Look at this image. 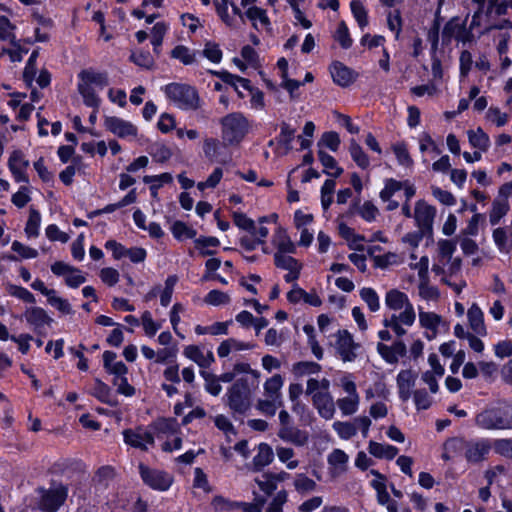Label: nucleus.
I'll return each instance as SVG.
<instances>
[{"label":"nucleus","instance_id":"338daca9","mask_svg":"<svg viewBox=\"0 0 512 512\" xmlns=\"http://www.w3.org/2000/svg\"><path fill=\"white\" fill-rule=\"evenodd\" d=\"M404 184L401 181L395 179H388L385 182V187L381 190L379 196L382 201L389 200L396 192L402 190Z\"/></svg>","mask_w":512,"mask_h":512},{"label":"nucleus","instance_id":"b1692460","mask_svg":"<svg viewBox=\"0 0 512 512\" xmlns=\"http://www.w3.org/2000/svg\"><path fill=\"white\" fill-rule=\"evenodd\" d=\"M467 318L469 326L475 334L479 336H485L487 334L483 311L476 303H473L468 309Z\"/></svg>","mask_w":512,"mask_h":512},{"label":"nucleus","instance_id":"473e14b6","mask_svg":"<svg viewBox=\"0 0 512 512\" xmlns=\"http://www.w3.org/2000/svg\"><path fill=\"white\" fill-rule=\"evenodd\" d=\"M510 205L506 199H495L492 202V208L489 213L491 225H497L500 220L509 212Z\"/></svg>","mask_w":512,"mask_h":512},{"label":"nucleus","instance_id":"7c9ffc66","mask_svg":"<svg viewBox=\"0 0 512 512\" xmlns=\"http://www.w3.org/2000/svg\"><path fill=\"white\" fill-rule=\"evenodd\" d=\"M329 391L330 381L327 378L317 379L310 377L307 380L305 393L311 396V400Z\"/></svg>","mask_w":512,"mask_h":512},{"label":"nucleus","instance_id":"8fccbe9b","mask_svg":"<svg viewBox=\"0 0 512 512\" xmlns=\"http://www.w3.org/2000/svg\"><path fill=\"white\" fill-rule=\"evenodd\" d=\"M282 405V400L266 397V399H259L256 406L261 413L268 416H274L277 408Z\"/></svg>","mask_w":512,"mask_h":512},{"label":"nucleus","instance_id":"c85d7f7f","mask_svg":"<svg viewBox=\"0 0 512 512\" xmlns=\"http://www.w3.org/2000/svg\"><path fill=\"white\" fill-rule=\"evenodd\" d=\"M274 459L272 448L266 444L261 443L258 445L257 454L253 458L254 469L259 471L265 466L269 465Z\"/></svg>","mask_w":512,"mask_h":512},{"label":"nucleus","instance_id":"dca6fc26","mask_svg":"<svg viewBox=\"0 0 512 512\" xmlns=\"http://www.w3.org/2000/svg\"><path fill=\"white\" fill-rule=\"evenodd\" d=\"M242 14L244 20H249L256 30L267 31L270 29L271 22L265 9L258 6H251Z\"/></svg>","mask_w":512,"mask_h":512},{"label":"nucleus","instance_id":"0e129e2a","mask_svg":"<svg viewBox=\"0 0 512 512\" xmlns=\"http://www.w3.org/2000/svg\"><path fill=\"white\" fill-rule=\"evenodd\" d=\"M316 486V482L305 474H297L295 477L294 487L299 493L314 491Z\"/></svg>","mask_w":512,"mask_h":512},{"label":"nucleus","instance_id":"4468645a","mask_svg":"<svg viewBox=\"0 0 512 512\" xmlns=\"http://www.w3.org/2000/svg\"><path fill=\"white\" fill-rule=\"evenodd\" d=\"M417 373L411 369L401 370L396 378L399 398L406 402L412 396V388L415 386Z\"/></svg>","mask_w":512,"mask_h":512},{"label":"nucleus","instance_id":"20e7f679","mask_svg":"<svg viewBox=\"0 0 512 512\" xmlns=\"http://www.w3.org/2000/svg\"><path fill=\"white\" fill-rule=\"evenodd\" d=\"M163 91L166 97L181 109L194 110L200 105L197 90L188 84L170 83L163 88Z\"/></svg>","mask_w":512,"mask_h":512},{"label":"nucleus","instance_id":"ddd939ff","mask_svg":"<svg viewBox=\"0 0 512 512\" xmlns=\"http://www.w3.org/2000/svg\"><path fill=\"white\" fill-rule=\"evenodd\" d=\"M67 488L61 484L47 490L41 499L40 506L43 510L56 512L67 498Z\"/></svg>","mask_w":512,"mask_h":512},{"label":"nucleus","instance_id":"4d7b16f0","mask_svg":"<svg viewBox=\"0 0 512 512\" xmlns=\"http://www.w3.org/2000/svg\"><path fill=\"white\" fill-rule=\"evenodd\" d=\"M211 505L216 511L232 512L240 508L241 502L231 501L222 496H215L211 502Z\"/></svg>","mask_w":512,"mask_h":512},{"label":"nucleus","instance_id":"423d86ee","mask_svg":"<svg viewBox=\"0 0 512 512\" xmlns=\"http://www.w3.org/2000/svg\"><path fill=\"white\" fill-rule=\"evenodd\" d=\"M138 468L143 482L154 490L166 491L173 483V477L165 471L149 468L142 463Z\"/></svg>","mask_w":512,"mask_h":512},{"label":"nucleus","instance_id":"bf43d9fd","mask_svg":"<svg viewBox=\"0 0 512 512\" xmlns=\"http://www.w3.org/2000/svg\"><path fill=\"white\" fill-rule=\"evenodd\" d=\"M248 120L241 113H232L222 119L223 128H247Z\"/></svg>","mask_w":512,"mask_h":512},{"label":"nucleus","instance_id":"7ed1b4c3","mask_svg":"<svg viewBox=\"0 0 512 512\" xmlns=\"http://www.w3.org/2000/svg\"><path fill=\"white\" fill-rule=\"evenodd\" d=\"M256 383L245 377L236 380L226 392V404L235 413L243 414L249 410Z\"/></svg>","mask_w":512,"mask_h":512},{"label":"nucleus","instance_id":"cd10ccee","mask_svg":"<svg viewBox=\"0 0 512 512\" xmlns=\"http://www.w3.org/2000/svg\"><path fill=\"white\" fill-rule=\"evenodd\" d=\"M321 370V365L312 361H299L294 363L291 368V371L296 378L317 375Z\"/></svg>","mask_w":512,"mask_h":512},{"label":"nucleus","instance_id":"393cba45","mask_svg":"<svg viewBox=\"0 0 512 512\" xmlns=\"http://www.w3.org/2000/svg\"><path fill=\"white\" fill-rule=\"evenodd\" d=\"M327 460L333 476H339L347 471L349 456L343 450L334 449Z\"/></svg>","mask_w":512,"mask_h":512},{"label":"nucleus","instance_id":"c9c22d12","mask_svg":"<svg viewBox=\"0 0 512 512\" xmlns=\"http://www.w3.org/2000/svg\"><path fill=\"white\" fill-rule=\"evenodd\" d=\"M339 410L342 415L350 416L355 414L358 411L360 404L359 396H346L343 398H339L336 402Z\"/></svg>","mask_w":512,"mask_h":512},{"label":"nucleus","instance_id":"f03ea898","mask_svg":"<svg viewBox=\"0 0 512 512\" xmlns=\"http://www.w3.org/2000/svg\"><path fill=\"white\" fill-rule=\"evenodd\" d=\"M474 422L481 430H512V405L498 403L486 406L475 415Z\"/></svg>","mask_w":512,"mask_h":512},{"label":"nucleus","instance_id":"de8ad7c7","mask_svg":"<svg viewBox=\"0 0 512 512\" xmlns=\"http://www.w3.org/2000/svg\"><path fill=\"white\" fill-rule=\"evenodd\" d=\"M41 223V215L40 213L34 209L30 208L29 218L26 223L25 232L28 237H37L39 235V227Z\"/></svg>","mask_w":512,"mask_h":512},{"label":"nucleus","instance_id":"603ef678","mask_svg":"<svg viewBox=\"0 0 512 512\" xmlns=\"http://www.w3.org/2000/svg\"><path fill=\"white\" fill-rule=\"evenodd\" d=\"M361 299L368 305L372 312H376L380 308L379 296L372 288L365 287L360 290Z\"/></svg>","mask_w":512,"mask_h":512},{"label":"nucleus","instance_id":"f3484780","mask_svg":"<svg viewBox=\"0 0 512 512\" xmlns=\"http://www.w3.org/2000/svg\"><path fill=\"white\" fill-rule=\"evenodd\" d=\"M377 351L381 357L389 364H395L400 357H404L407 353L406 345L403 341H396L391 346L383 343L377 344Z\"/></svg>","mask_w":512,"mask_h":512},{"label":"nucleus","instance_id":"e2e57ef3","mask_svg":"<svg viewBox=\"0 0 512 512\" xmlns=\"http://www.w3.org/2000/svg\"><path fill=\"white\" fill-rule=\"evenodd\" d=\"M171 232L173 236L179 240L191 239L196 235L195 230L188 227L185 223L181 221H176L173 223L171 227Z\"/></svg>","mask_w":512,"mask_h":512},{"label":"nucleus","instance_id":"69168bd1","mask_svg":"<svg viewBox=\"0 0 512 512\" xmlns=\"http://www.w3.org/2000/svg\"><path fill=\"white\" fill-rule=\"evenodd\" d=\"M201 376L205 380V390L213 396H218L222 391L220 380L215 375L208 372H201Z\"/></svg>","mask_w":512,"mask_h":512},{"label":"nucleus","instance_id":"4c0bfd02","mask_svg":"<svg viewBox=\"0 0 512 512\" xmlns=\"http://www.w3.org/2000/svg\"><path fill=\"white\" fill-rule=\"evenodd\" d=\"M418 295L421 299L427 302H437L440 298V291L437 287L431 286L428 279L425 281H419Z\"/></svg>","mask_w":512,"mask_h":512},{"label":"nucleus","instance_id":"aec40b11","mask_svg":"<svg viewBox=\"0 0 512 512\" xmlns=\"http://www.w3.org/2000/svg\"><path fill=\"white\" fill-rule=\"evenodd\" d=\"M183 354L185 357L195 362L201 368H208L215 361L212 351L209 350L204 353L196 345L186 346L183 350Z\"/></svg>","mask_w":512,"mask_h":512},{"label":"nucleus","instance_id":"f8f14e48","mask_svg":"<svg viewBox=\"0 0 512 512\" xmlns=\"http://www.w3.org/2000/svg\"><path fill=\"white\" fill-rule=\"evenodd\" d=\"M23 317L26 322L33 328L38 335H44L46 326H51L53 319L47 312L37 306L27 307L24 311Z\"/></svg>","mask_w":512,"mask_h":512},{"label":"nucleus","instance_id":"9d476101","mask_svg":"<svg viewBox=\"0 0 512 512\" xmlns=\"http://www.w3.org/2000/svg\"><path fill=\"white\" fill-rule=\"evenodd\" d=\"M436 209L424 200H418L415 204L413 218L422 234L432 231Z\"/></svg>","mask_w":512,"mask_h":512},{"label":"nucleus","instance_id":"a878e982","mask_svg":"<svg viewBox=\"0 0 512 512\" xmlns=\"http://www.w3.org/2000/svg\"><path fill=\"white\" fill-rule=\"evenodd\" d=\"M272 244L276 247V252L281 253H296V244L291 240L287 231L279 227L272 238Z\"/></svg>","mask_w":512,"mask_h":512},{"label":"nucleus","instance_id":"37998d69","mask_svg":"<svg viewBox=\"0 0 512 512\" xmlns=\"http://www.w3.org/2000/svg\"><path fill=\"white\" fill-rule=\"evenodd\" d=\"M419 309V322L423 328L436 331L441 323V317L434 312H425L421 307Z\"/></svg>","mask_w":512,"mask_h":512},{"label":"nucleus","instance_id":"f257e3e1","mask_svg":"<svg viewBox=\"0 0 512 512\" xmlns=\"http://www.w3.org/2000/svg\"><path fill=\"white\" fill-rule=\"evenodd\" d=\"M109 85L107 72L94 68L81 70L77 75V91L83 103L91 108H98L101 102L99 92Z\"/></svg>","mask_w":512,"mask_h":512},{"label":"nucleus","instance_id":"39448f33","mask_svg":"<svg viewBox=\"0 0 512 512\" xmlns=\"http://www.w3.org/2000/svg\"><path fill=\"white\" fill-rule=\"evenodd\" d=\"M447 448L464 450V457L470 463H480L486 459L492 449L489 439L481 438L470 441L452 439L447 442Z\"/></svg>","mask_w":512,"mask_h":512},{"label":"nucleus","instance_id":"774afa93","mask_svg":"<svg viewBox=\"0 0 512 512\" xmlns=\"http://www.w3.org/2000/svg\"><path fill=\"white\" fill-rule=\"evenodd\" d=\"M392 149L400 165L409 167L413 164V160L404 143H396L392 146Z\"/></svg>","mask_w":512,"mask_h":512},{"label":"nucleus","instance_id":"6e6552de","mask_svg":"<svg viewBox=\"0 0 512 512\" xmlns=\"http://www.w3.org/2000/svg\"><path fill=\"white\" fill-rule=\"evenodd\" d=\"M122 434L125 444L141 451H148L155 444L153 434L141 426L125 429Z\"/></svg>","mask_w":512,"mask_h":512},{"label":"nucleus","instance_id":"0eeeda50","mask_svg":"<svg viewBox=\"0 0 512 512\" xmlns=\"http://www.w3.org/2000/svg\"><path fill=\"white\" fill-rule=\"evenodd\" d=\"M416 320V313L411 304L402 309L399 314H392L390 317L385 318L383 324L385 327L392 329L399 337L406 334L403 325L411 327Z\"/></svg>","mask_w":512,"mask_h":512},{"label":"nucleus","instance_id":"c03bdc74","mask_svg":"<svg viewBox=\"0 0 512 512\" xmlns=\"http://www.w3.org/2000/svg\"><path fill=\"white\" fill-rule=\"evenodd\" d=\"M333 37L334 40L337 41L343 49H348L352 46L353 40L344 21H341L338 24Z\"/></svg>","mask_w":512,"mask_h":512},{"label":"nucleus","instance_id":"79ce46f5","mask_svg":"<svg viewBox=\"0 0 512 512\" xmlns=\"http://www.w3.org/2000/svg\"><path fill=\"white\" fill-rule=\"evenodd\" d=\"M290 253L275 252L274 264L276 267L283 270H292L294 268L302 267L301 263L289 255Z\"/></svg>","mask_w":512,"mask_h":512},{"label":"nucleus","instance_id":"a19ab883","mask_svg":"<svg viewBox=\"0 0 512 512\" xmlns=\"http://www.w3.org/2000/svg\"><path fill=\"white\" fill-rule=\"evenodd\" d=\"M512 38V25L510 24L509 27L505 29H501L497 36L495 37L496 40V48L497 52L500 57L506 55L509 50V41Z\"/></svg>","mask_w":512,"mask_h":512},{"label":"nucleus","instance_id":"58836bf2","mask_svg":"<svg viewBox=\"0 0 512 512\" xmlns=\"http://www.w3.org/2000/svg\"><path fill=\"white\" fill-rule=\"evenodd\" d=\"M492 237L501 252L508 253L512 249V239L504 228H496Z\"/></svg>","mask_w":512,"mask_h":512},{"label":"nucleus","instance_id":"e433bc0d","mask_svg":"<svg viewBox=\"0 0 512 512\" xmlns=\"http://www.w3.org/2000/svg\"><path fill=\"white\" fill-rule=\"evenodd\" d=\"M38 58V51L34 50L24 68L23 71V80L26 83L27 86L33 87V82L36 78L37 73L39 72L36 66V61Z\"/></svg>","mask_w":512,"mask_h":512},{"label":"nucleus","instance_id":"49530a36","mask_svg":"<svg viewBox=\"0 0 512 512\" xmlns=\"http://www.w3.org/2000/svg\"><path fill=\"white\" fill-rule=\"evenodd\" d=\"M47 302L49 305L57 309L60 313L65 315H70L73 313L72 306L68 302L67 299L59 297L55 290L52 291V294L47 297Z\"/></svg>","mask_w":512,"mask_h":512},{"label":"nucleus","instance_id":"6ab92c4d","mask_svg":"<svg viewBox=\"0 0 512 512\" xmlns=\"http://www.w3.org/2000/svg\"><path fill=\"white\" fill-rule=\"evenodd\" d=\"M277 436L285 442L295 446L302 447L308 442V434L305 431L293 426L292 424L280 427Z\"/></svg>","mask_w":512,"mask_h":512},{"label":"nucleus","instance_id":"9b49d317","mask_svg":"<svg viewBox=\"0 0 512 512\" xmlns=\"http://www.w3.org/2000/svg\"><path fill=\"white\" fill-rule=\"evenodd\" d=\"M359 348L360 344L353 340L352 335L348 331L342 330L338 332L336 350L342 361H355L357 358V350Z\"/></svg>","mask_w":512,"mask_h":512},{"label":"nucleus","instance_id":"864d4df0","mask_svg":"<svg viewBox=\"0 0 512 512\" xmlns=\"http://www.w3.org/2000/svg\"><path fill=\"white\" fill-rule=\"evenodd\" d=\"M171 57L179 60L184 65H190L195 61V54L184 45H177L171 51Z\"/></svg>","mask_w":512,"mask_h":512},{"label":"nucleus","instance_id":"2eb2a0df","mask_svg":"<svg viewBox=\"0 0 512 512\" xmlns=\"http://www.w3.org/2000/svg\"><path fill=\"white\" fill-rule=\"evenodd\" d=\"M8 166L16 182H28L26 170L29 167V161L24 158L21 151L15 150L12 152Z\"/></svg>","mask_w":512,"mask_h":512},{"label":"nucleus","instance_id":"ea45409f","mask_svg":"<svg viewBox=\"0 0 512 512\" xmlns=\"http://www.w3.org/2000/svg\"><path fill=\"white\" fill-rule=\"evenodd\" d=\"M439 261L444 265L451 261L456 250V244L452 240L442 239L437 243Z\"/></svg>","mask_w":512,"mask_h":512},{"label":"nucleus","instance_id":"c756f323","mask_svg":"<svg viewBox=\"0 0 512 512\" xmlns=\"http://www.w3.org/2000/svg\"><path fill=\"white\" fill-rule=\"evenodd\" d=\"M368 451L376 458L392 460L398 454V448L388 444L370 441Z\"/></svg>","mask_w":512,"mask_h":512},{"label":"nucleus","instance_id":"13d9d810","mask_svg":"<svg viewBox=\"0 0 512 512\" xmlns=\"http://www.w3.org/2000/svg\"><path fill=\"white\" fill-rule=\"evenodd\" d=\"M349 151L352 159L360 168L366 169L369 166L370 162L368 156L356 142H351Z\"/></svg>","mask_w":512,"mask_h":512},{"label":"nucleus","instance_id":"5fc2aeb1","mask_svg":"<svg viewBox=\"0 0 512 512\" xmlns=\"http://www.w3.org/2000/svg\"><path fill=\"white\" fill-rule=\"evenodd\" d=\"M333 429L342 439H350L357 434V427L351 422L336 421L333 423Z\"/></svg>","mask_w":512,"mask_h":512},{"label":"nucleus","instance_id":"412c9836","mask_svg":"<svg viewBox=\"0 0 512 512\" xmlns=\"http://www.w3.org/2000/svg\"><path fill=\"white\" fill-rule=\"evenodd\" d=\"M218 76L221 78L224 84L232 87L241 98L246 96L245 92L248 93L253 88L248 79L231 74L229 72L218 73Z\"/></svg>","mask_w":512,"mask_h":512},{"label":"nucleus","instance_id":"a18cd8bd","mask_svg":"<svg viewBox=\"0 0 512 512\" xmlns=\"http://www.w3.org/2000/svg\"><path fill=\"white\" fill-rule=\"evenodd\" d=\"M468 138L473 147L483 151L487 150L490 145L489 137L484 130H469Z\"/></svg>","mask_w":512,"mask_h":512},{"label":"nucleus","instance_id":"5701e85b","mask_svg":"<svg viewBox=\"0 0 512 512\" xmlns=\"http://www.w3.org/2000/svg\"><path fill=\"white\" fill-rule=\"evenodd\" d=\"M443 37L465 43L470 40V33L458 19L450 20L443 29Z\"/></svg>","mask_w":512,"mask_h":512},{"label":"nucleus","instance_id":"6e6d98bb","mask_svg":"<svg viewBox=\"0 0 512 512\" xmlns=\"http://www.w3.org/2000/svg\"><path fill=\"white\" fill-rule=\"evenodd\" d=\"M351 12L358 23L363 29L368 25L367 11L364 5L359 0H353L350 4Z\"/></svg>","mask_w":512,"mask_h":512},{"label":"nucleus","instance_id":"bb28decb","mask_svg":"<svg viewBox=\"0 0 512 512\" xmlns=\"http://www.w3.org/2000/svg\"><path fill=\"white\" fill-rule=\"evenodd\" d=\"M409 304L408 296L398 289H391L385 295V305L393 311L402 310Z\"/></svg>","mask_w":512,"mask_h":512},{"label":"nucleus","instance_id":"09e8293b","mask_svg":"<svg viewBox=\"0 0 512 512\" xmlns=\"http://www.w3.org/2000/svg\"><path fill=\"white\" fill-rule=\"evenodd\" d=\"M294 450L288 447L278 446L276 447V455L280 462L285 463L289 470H293L298 467L299 461L292 460L294 457Z\"/></svg>","mask_w":512,"mask_h":512},{"label":"nucleus","instance_id":"052dcab7","mask_svg":"<svg viewBox=\"0 0 512 512\" xmlns=\"http://www.w3.org/2000/svg\"><path fill=\"white\" fill-rule=\"evenodd\" d=\"M7 291L11 296H14L26 303L33 304L36 302L35 296L26 288L9 284Z\"/></svg>","mask_w":512,"mask_h":512},{"label":"nucleus","instance_id":"4be33fe9","mask_svg":"<svg viewBox=\"0 0 512 512\" xmlns=\"http://www.w3.org/2000/svg\"><path fill=\"white\" fill-rule=\"evenodd\" d=\"M311 401L322 418L326 420L333 418L335 414V402L330 391L319 395L317 398L312 399Z\"/></svg>","mask_w":512,"mask_h":512},{"label":"nucleus","instance_id":"a211bd4d","mask_svg":"<svg viewBox=\"0 0 512 512\" xmlns=\"http://www.w3.org/2000/svg\"><path fill=\"white\" fill-rule=\"evenodd\" d=\"M329 70L334 83L341 87H347L355 81L356 74L341 62H333Z\"/></svg>","mask_w":512,"mask_h":512},{"label":"nucleus","instance_id":"3c124183","mask_svg":"<svg viewBox=\"0 0 512 512\" xmlns=\"http://www.w3.org/2000/svg\"><path fill=\"white\" fill-rule=\"evenodd\" d=\"M491 446L495 453L512 459V438L494 439L493 442H491Z\"/></svg>","mask_w":512,"mask_h":512},{"label":"nucleus","instance_id":"72a5a7b5","mask_svg":"<svg viewBox=\"0 0 512 512\" xmlns=\"http://www.w3.org/2000/svg\"><path fill=\"white\" fill-rule=\"evenodd\" d=\"M318 157L323 165L324 172L334 178L339 177L343 173V169L338 166L335 158L324 151L318 152Z\"/></svg>","mask_w":512,"mask_h":512},{"label":"nucleus","instance_id":"1a4fd4ad","mask_svg":"<svg viewBox=\"0 0 512 512\" xmlns=\"http://www.w3.org/2000/svg\"><path fill=\"white\" fill-rule=\"evenodd\" d=\"M215 9L220 19L230 28H237L244 23V16L230 0H214Z\"/></svg>","mask_w":512,"mask_h":512},{"label":"nucleus","instance_id":"2f4dec72","mask_svg":"<svg viewBox=\"0 0 512 512\" xmlns=\"http://www.w3.org/2000/svg\"><path fill=\"white\" fill-rule=\"evenodd\" d=\"M283 378L280 374H274L264 383V393L266 397L276 400H282L281 388L283 386Z\"/></svg>","mask_w":512,"mask_h":512},{"label":"nucleus","instance_id":"680f3d73","mask_svg":"<svg viewBox=\"0 0 512 512\" xmlns=\"http://www.w3.org/2000/svg\"><path fill=\"white\" fill-rule=\"evenodd\" d=\"M130 60L133 63H135L137 66H140V67L146 68V69L151 68L154 64V59H153L152 55L150 54V52H148V51H142V50L134 51V52H132V54L130 56Z\"/></svg>","mask_w":512,"mask_h":512},{"label":"nucleus","instance_id":"f704fd0d","mask_svg":"<svg viewBox=\"0 0 512 512\" xmlns=\"http://www.w3.org/2000/svg\"><path fill=\"white\" fill-rule=\"evenodd\" d=\"M169 30V25L164 22H157L151 29V44L155 53H159V49L162 45L164 36Z\"/></svg>","mask_w":512,"mask_h":512}]
</instances>
